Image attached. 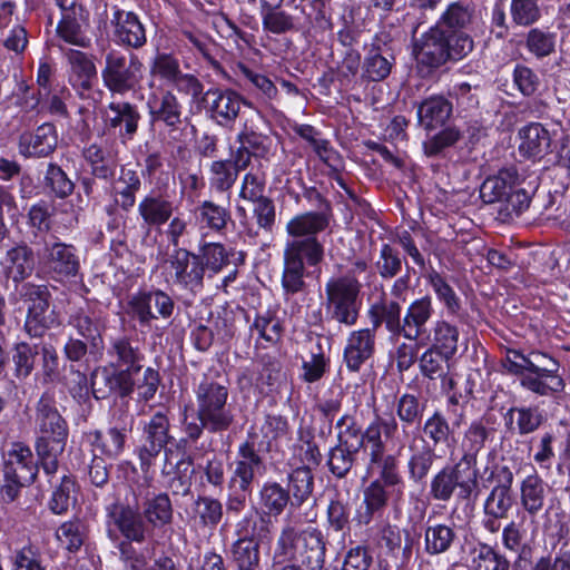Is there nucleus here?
<instances>
[{
	"instance_id": "nucleus-1",
	"label": "nucleus",
	"mask_w": 570,
	"mask_h": 570,
	"mask_svg": "<svg viewBox=\"0 0 570 570\" xmlns=\"http://www.w3.org/2000/svg\"><path fill=\"white\" fill-rule=\"evenodd\" d=\"M228 382L218 373L205 374L195 387L196 417L181 422L185 438L181 442L196 443L204 431L210 433H224L236 421L232 404L228 403Z\"/></svg>"
},
{
	"instance_id": "nucleus-2",
	"label": "nucleus",
	"mask_w": 570,
	"mask_h": 570,
	"mask_svg": "<svg viewBox=\"0 0 570 570\" xmlns=\"http://www.w3.org/2000/svg\"><path fill=\"white\" fill-rule=\"evenodd\" d=\"M35 449L43 471L55 474L58 458L65 452L69 426L56 406L52 395H41L35 409Z\"/></svg>"
},
{
	"instance_id": "nucleus-3",
	"label": "nucleus",
	"mask_w": 570,
	"mask_h": 570,
	"mask_svg": "<svg viewBox=\"0 0 570 570\" xmlns=\"http://www.w3.org/2000/svg\"><path fill=\"white\" fill-rule=\"evenodd\" d=\"M274 521L267 514L254 509L235 525L237 539L230 546V559L236 570H263L261 544L273 538Z\"/></svg>"
},
{
	"instance_id": "nucleus-4",
	"label": "nucleus",
	"mask_w": 570,
	"mask_h": 570,
	"mask_svg": "<svg viewBox=\"0 0 570 570\" xmlns=\"http://www.w3.org/2000/svg\"><path fill=\"white\" fill-rule=\"evenodd\" d=\"M250 435L238 446L237 458L229 479L230 493L226 499V510L233 514H239L246 507L247 493L256 475H262L266 465L258 452L264 449L263 443Z\"/></svg>"
},
{
	"instance_id": "nucleus-5",
	"label": "nucleus",
	"mask_w": 570,
	"mask_h": 570,
	"mask_svg": "<svg viewBox=\"0 0 570 570\" xmlns=\"http://www.w3.org/2000/svg\"><path fill=\"white\" fill-rule=\"evenodd\" d=\"M361 288V283L352 274L333 277L326 283V311L333 321L346 326L357 322Z\"/></svg>"
},
{
	"instance_id": "nucleus-6",
	"label": "nucleus",
	"mask_w": 570,
	"mask_h": 570,
	"mask_svg": "<svg viewBox=\"0 0 570 570\" xmlns=\"http://www.w3.org/2000/svg\"><path fill=\"white\" fill-rule=\"evenodd\" d=\"M101 78L111 94L124 96L134 92L144 78V63L135 53L125 55L119 50H110L105 57Z\"/></svg>"
},
{
	"instance_id": "nucleus-7",
	"label": "nucleus",
	"mask_w": 570,
	"mask_h": 570,
	"mask_svg": "<svg viewBox=\"0 0 570 570\" xmlns=\"http://www.w3.org/2000/svg\"><path fill=\"white\" fill-rule=\"evenodd\" d=\"M160 267L168 285L193 295L203 291L205 266L199 255L188 249L173 250Z\"/></svg>"
},
{
	"instance_id": "nucleus-8",
	"label": "nucleus",
	"mask_w": 570,
	"mask_h": 570,
	"mask_svg": "<svg viewBox=\"0 0 570 570\" xmlns=\"http://www.w3.org/2000/svg\"><path fill=\"white\" fill-rule=\"evenodd\" d=\"M479 471H472L459 461L446 464L430 481L429 495L439 502H449L456 493L461 500H469L478 489Z\"/></svg>"
},
{
	"instance_id": "nucleus-9",
	"label": "nucleus",
	"mask_w": 570,
	"mask_h": 570,
	"mask_svg": "<svg viewBox=\"0 0 570 570\" xmlns=\"http://www.w3.org/2000/svg\"><path fill=\"white\" fill-rule=\"evenodd\" d=\"M20 297L28 303L23 330L33 338L59 324L58 314L51 308V293L46 285L26 283L19 291Z\"/></svg>"
},
{
	"instance_id": "nucleus-10",
	"label": "nucleus",
	"mask_w": 570,
	"mask_h": 570,
	"mask_svg": "<svg viewBox=\"0 0 570 570\" xmlns=\"http://www.w3.org/2000/svg\"><path fill=\"white\" fill-rule=\"evenodd\" d=\"M483 481L492 485L483 503V513L509 518L515 504L512 469L507 464H493L484 470Z\"/></svg>"
},
{
	"instance_id": "nucleus-11",
	"label": "nucleus",
	"mask_w": 570,
	"mask_h": 570,
	"mask_svg": "<svg viewBox=\"0 0 570 570\" xmlns=\"http://www.w3.org/2000/svg\"><path fill=\"white\" fill-rule=\"evenodd\" d=\"M529 373L523 374L521 385L529 391L549 395L564 387L563 380L558 374L559 364L544 353L532 351L528 360Z\"/></svg>"
},
{
	"instance_id": "nucleus-12",
	"label": "nucleus",
	"mask_w": 570,
	"mask_h": 570,
	"mask_svg": "<svg viewBox=\"0 0 570 570\" xmlns=\"http://www.w3.org/2000/svg\"><path fill=\"white\" fill-rule=\"evenodd\" d=\"M168 414V410H158L142 425V445L139 449L142 470H148L161 450L174 440L169 433Z\"/></svg>"
},
{
	"instance_id": "nucleus-13",
	"label": "nucleus",
	"mask_w": 570,
	"mask_h": 570,
	"mask_svg": "<svg viewBox=\"0 0 570 570\" xmlns=\"http://www.w3.org/2000/svg\"><path fill=\"white\" fill-rule=\"evenodd\" d=\"M38 257L42 269L57 281L76 276L80 268L76 248L59 240L45 242Z\"/></svg>"
},
{
	"instance_id": "nucleus-14",
	"label": "nucleus",
	"mask_w": 570,
	"mask_h": 570,
	"mask_svg": "<svg viewBox=\"0 0 570 570\" xmlns=\"http://www.w3.org/2000/svg\"><path fill=\"white\" fill-rule=\"evenodd\" d=\"M445 45V32L439 27H431L416 41L414 55L417 70L422 77L431 76L449 60Z\"/></svg>"
},
{
	"instance_id": "nucleus-15",
	"label": "nucleus",
	"mask_w": 570,
	"mask_h": 570,
	"mask_svg": "<svg viewBox=\"0 0 570 570\" xmlns=\"http://www.w3.org/2000/svg\"><path fill=\"white\" fill-rule=\"evenodd\" d=\"M203 101L212 120L222 127H230L239 116L242 105L252 107L240 94L230 88H209L205 91Z\"/></svg>"
},
{
	"instance_id": "nucleus-16",
	"label": "nucleus",
	"mask_w": 570,
	"mask_h": 570,
	"mask_svg": "<svg viewBox=\"0 0 570 570\" xmlns=\"http://www.w3.org/2000/svg\"><path fill=\"white\" fill-rule=\"evenodd\" d=\"M129 305L141 325L151 321L171 317L175 309L174 299L161 289L140 291L131 296Z\"/></svg>"
},
{
	"instance_id": "nucleus-17",
	"label": "nucleus",
	"mask_w": 570,
	"mask_h": 570,
	"mask_svg": "<svg viewBox=\"0 0 570 570\" xmlns=\"http://www.w3.org/2000/svg\"><path fill=\"white\" fill-rule=\"evenodd\" d=\"M107 517L109 528L115 527L125 538L124 541L142 543L151 532L141 511L129 504H111Z\"/></svg>"
},
{
	"instance_id": "nucleus-18",
	"label": "nucleus",
	"mask_w": 570,
	"mask_h": 570,
	"mask_svg": "<svg viewBox=\"0 0 570 570\" xmlns=\"http://www.w3.org/2000/svg\"><path fill=\"white\" fill-rule=\"evenodd\" d=\"M1 275L6 283L11 282L17 291L36 269L33 249L26 243H19L9 248L0 261Z\"/></svg>"
},
{
	"instance_id": "nucleus-19",
	"label": "nucleus",
	"mask_w": 570,
	"mask_h": 570,
	"mask_svg": "<svg viewBox=\"0 0 570 570\" xmlns=\"http://www.w3.org/2000/svg\"><path fill=\"white\" fill-rule=\"evenodd\" d=\"M176 209L173 196L160 188L151 189L137 204L138 216L148 229L166 225Z\"/></svg>"
},
{
	"instance_id": "nucleus-20",
	"label": "nucleus",
	"mask_w": 570,
	"mask_h": 570,
	"mask_svg": "<svg viewBox=\"0 0 570 570\" xmlns=\"http://www.w3.org/2000/svg\"><path fill=\"white\" fill-rule=\"evenodd\" d=\"M109 22L112 39L117 45L131 49H140L146 45L145 27L132 11H126L114 6Z\"/></svg>"
},
{
	"instance_id": "nucleus-21",
	"label": "nucleus",
	"mask_w": 570,
	"mask_h": 570,
	"mask_svg": "<svg viewBox=\"0 0 570 570\" xmlns=\"http://www.w3.org/2000/svg\"><path fill=\"white\" fill-rule=\"evenodd\" d=\"M4 478H16L20 483H32L38 473L31 449L22 442H13L3 452Z\"/></svg>"
},
{
	"instance_id": "nucleus-22",
	"label": "nucleus",
	"mask_w": 570,
	"mask_h": 570,
	"mask_svg": "<svg viewBox=\"0 0 570 570\" xmlns=\"http://www.w3.org/2000/svg\"><path fill=\"white\" fill-rule=\"evenodd\" d=\"M135 380L128 371H118L107 366L96 368L91 374V390L97 400H105L117 392L121 397L134 392Z\"/></svg>"
},
{
	"instance_id": "nucleus-23",
	"label": "nucleus",
	"mask_w": 570,
	"mask_h": 570,
	"mask_svg": "<svg viewBox=\"0 0 570 570\" xmlns=\"http://www.w3.org/2000/svg\"><path fill=\"white\" fill-rule=\"evenodd\" d=\"M150 118L155 122H164L167 127L178 128L183 122V105L171 89L153 92L147 101Z\"/></svg>"
},
{
	"instance_id": "nucleus-24",
	"label": "nucleus",
	"mask_w": 570,
	"mask_h": 570,
	"mask_svg": "<svg viewBox=\"0 0 570 570\" xmlns=\"http://www.w3.org/2000/svg\"><path fill=\"white\" fill-rule=\"evenodd\" d=\"M375 352V332L362 328L350 333L343 352L344 363L350 372H358Z\"/></svg>"
},
{
	"instance_id": "nucleus-25",
	"label": "nucleus",
	"mask_w": 570,
	"mask_h": 570,
	"mask_svg": "<svg viewBox=\"0 0 570 570\" xmlns=\"http://www.w3.org/2000/svg\"><path fill=\"white\" fill-rule=\"evenodd\" d=\"M433 315L434 306L430 296L412 301L404 311L403 337L409 341L423 340Z\"/></svg>"
},
{
	"instance_id": "nucleus-26",
	"label": "nucleus",
	"mask_w": 570,
	"mask_h": 570,
	"mask_svg": "<svg viewBox=\"0 0 570 570\" xmlns=\"http://www.w3.org/2000/svg\"><path fill=\"white\" fill-rule=\"evenodd\" d=\"M394 63L395 57L391 49L380 41H374L366 48L361 78L368 82L383 81L390 76Z\"/></svg>"
},
{
	"instance_id": "nucleus-27",
	"label": "nucleus",
	"mask_w": 570,
	"mask_h": 570,
	"mask_svg": "<svg viewBox=\"0 0 570 570\" xmlns=\"http://www.w3.org/2000/svg\"><path fill=\"white\" fill-rule=\"evenodd\" d=\"M402 495V489H393L381 484V481H372L363 491L365 510L357 513V522L368 524L374 515L382 514L390 500H400Z\"/></svg>"
},
{
	"instance_id": "nucleus-28",
	"label": "nucleus",
	"mask_w": 570,
	"mask_h": 570,
	"mask_svg": "<svg viewBox=\"0 0 570 570\" xmlns=\"http://www.w3.org/2000/svg\"><path fill=\"white\" fill-rule=\"evenodd\" d=\"M106 124L111 129H118L122 141L131 140L138 130L141 119L138 107L129 101L110 102Z\"/></svg>"
},
{
	"instance_id": "nucleus-29",
	"label": "nucleus",
	"mask_w": 570,
	"mask_h": 570,
	"mask_svg": "<svg viewBox=\"0 0 570 570\" xmlns=\"http://www.w3.org/2000/svg\"><path fill=\"white\" fill-rule=\"evenodd\" d=\"M368 314L374 332L384 325L391 336L403 337L404 313L400 302L384 297L370 307Z\"/></svg>"
},
{
	"instance_id": "nucleus-30",
	"label": "nucleus",
	"mask_w": 570,
	"mask_h": 570,
	"mask_svg": "<svg viewBox=\"0 0 570 570\" xmlns=\"http://www.w3.org/2000/svg\"><path fill=\"white\" fill-rule=\"evenodd\" d=\"M284 258L304 268H315L324 259V245L317 237L292 239L286 243Z\"/></svg>"
},
{
	"instance_id": "nucleus-31",
	"label": "nucleus",
	"mask_w": 570,
	"mask_h": 570,
	"mask_svg": "<svg viewBox=\"0 0 570 570\" xmlns=\"http://www.w3.org/2000/svg\"><path fill=\"white\" fill-rule=\"evenodd\" d=\"M299 541L296 561H301L309 570L323 568L326 543L322 531L317 528H305L301 532Z\"/></svg>"
},
{
	"instance_id": "nucleus-32",
	"label": "nucleus",
	"mask_w": 570,
	"mask_h": 570,
	"mask_svg": "<svg viewBox=\"0 0 570 570\" xmlns=\"http://www.w3.org/2000/svg\"><path fill=\"white\" fill-rule=\"evenodd\" d=\"M519 153L527 158L542 159L551 151V135L539 122H531L519 130Z\"/></svg>"
},
{
	"instance_id": "nucleus-33",
	"label": "nucleus",
	"mask_w": 570,
	"mask_h": 570,
	"mask_svg": "<svg viewBox=\"0 0 570 570\" xmlns=\"http://www.w3.org/2000/svg\"><path fill=\"white\" fill-rule=\"evenodd\" d=\"M86 26L87 17L83 14L82 7L79 6L78 10L63 11L56 27V35L68 45L88 48L90 46V38L86 33Z\"/></svg>"
},
{
	"instance_id": "nucleus-34",
	"label": "nucleus",
	"mask_w": 570,
	"mask_h": 570,
	"mask_svg": "<svg viewBox=\"0 0 570 570\" xmlns=\"http://www.w3.org/2000/svg\"><path fill=\"white\" fill-rule=\"evenodd\" d=\"M58 138L51 124H42L33 134H23L19 138L20 153L28 157H47L57 147Z\"/></svg>"
},
{
	"instance_id": "nucleus-35",
	"label": "nucleus",
	"mask_w": 570,
	"mask_h": 570,
	"mask_svg": "<svg viewBox=\"0 0 570 570\" xmlns=\"http://www.w3.org/2000/svg\"><path fill=\"white\" fill-rule=\"evenodd\" d=\"M548 493L547 483L537 473L521 481L520 504L531 519L537 518L544 510Z\"/></svg>"
},
{
	"instance_id": "nucleus-36",
	"label": "nucleus",
	"mask_w": 570,
	"mask_h": 570,
	"mask_svg": "<svg viewBox=\"0 0 570 570\" xmlns=\"http://www.w3.org/2000/svg\"><path fill=\"white\" fill-rule=\"evenodd\" d=\"M110 357V366L118 371H128L129 377L140 372L142 366L139 364L142 355L138 346L127 337H118L110 343L107 351Z\"/></svg>"
},
{
	"instance_id": "nucleus-37",
	"label": "nucleus",
	"mask_w": 570,
	"mask_h": 570,
	"mask_svg": "<svg viewBox=\"0 0 570 570\" xmlns=\"http://www.w3.org/2000/svg\"><path fill=\"white\" fill-rule=\"evenodd\" d=\"M492 432L493 429H488L481 421L472 422L463 434L459 462L472 471H479L478 455Z\"/></svg>"
},
{
	"instance_id": "nucleus-38",
	"label": "nucleus",
	"mask_w": 570,
	"mask_h": 570,
	"mask_svg": "<svg viewBox=\"0 0 570 570\" xmlns=\"http://www.w3.org/2000/svg\"><path fill=\"white\" fill-rule=\"evenodd\" d=\"M519 185V174L514 167L501 169L498 175L487 178L480 188V196L487 204L501 203L510 189Z\"/></svg>"
},
{
	"instance_id": "nucleus-39",
	"label": "nucleus",
	"mask_w": 570,
	"mask_h": 570,
	"mask_svg": "<svg viewBox=\"0 0 570 570\" xmlns=\"http://www.w3.org/2000/svg\"><path fill=\"white\" fill-rule=\"evenodd\" d=\"M459 540L454 523H432L424 530V551L429 556L448 553Z\"/></svg>"
},
{
	"instance_id": "nucleus-40",
	"label": "nucleus",
	"mask_w": 570,
	"mask_h": 570,
	"mask_svg": "<svg viewBox=\"0 0 570 570\" xmlns=\"http://www.w3.org/2000/svg\"><path fill=\"white\" fill-rule=\"evenodd\" d=\"M139 174L130 168L121 167L119 177L114 183L112 194L115 204L124 212H129L136 205V195L141 189Z\"/></svg>"
},
{
	"instance_id": "nucleus-41",
	"label": "nucleus",
	"mask_w": 570,
	"mask_h": 570,
	"mask_svg": "<svg viewBox=\"0 0 570 570\" xmlns=\"http://www.w3.org/2000/svg\"><path fill=\"white\" fill-rule=\"evenodd\" d=\"M330 214L326 212H307L294 216L286 224L287 234L293 239L317 237L330 224Z\"/></svg>"
},
{
	"instance_id": "nucleus-42",
	"label": "nucleus",
	"mask_w": 570,
	"mask_h": 570,
	"mask_svg": "<svg viewBox=\"0 0 570 570\" xmlns=\"http://www.w3.org/2000/svg\"><path fill=\"white\" fill-rule=\"evenodd\" d=\"M453 111L452 102L443 96H432L417 105L419 124L428 130L446 122Z\"/></svg>"
},
{
	"instance_id": "nucleus-43",
	"label": "nucleus",
	"mask_w": 570,
	"mask_h": 570,
	"mask_svg": "<svg viewBox=\"0 0 570 570\" xmlns=\"http://www.w3.org/2000/svg\"><path fill=\"white\" fill-rule=\"evenodd\" d=\"M416 441L417 438L414 435L409 444L411 456L407 461V473L410 480L419 483L428 476L435 460L441 459L442 454L429 444H424L419 449Z\"/></svg>"
},
{
	"instance_id": "nucleus-44",
	"label": "nucleus",
	"mask_w": 570,
	"mask_h": 570,
	"mask_svg": "<svg viewBox=\"0 0 570 570\" xmlns=\"http://www.w3.org/2000/svg\"><path fill=\"white\" fill-rule=\"evenodd\" d=\"M196 223L200 228H207L214 233H223L232 220L230 210L213 200H203L194 208Z\"/></svg>"
},
{
	"instance_id": "nucleus-45",
	"label": "nucleus",
	"mask_w": 570,
	"mask_h": 570,
	"mask_svg": "<svg viewBox=\"0 0 570 570\" xmlns=\"http://www.w3.org/2000/svg\"><path fill=\"white\" fill-rule=\"evenodd\" d=\"M141 513L150 531L170 524L174 509L168 494L158 493L146 498L141 505Z\"/></svg>"
},
{
	"instance_id": "nucleus-46",
	"label": "nucleus",
	"mask_w": 570,
	"mask_h": 570,
	"mask_svg": "<svg viewBox=\"0 0 570 570\" xmlns=\"http://www.w3.org/2000/svg\"><path fill=\"white\" fill-rule=\"evenodd\" d=\"M289 502V492L275 481L265 482L258 491V511L271 518L281 515Z\"/></svg>"
},
{
	"instance_id": "nucleus-47",
	"label": "nucleus",
	"mask_w": 570,
	"mask_h": 570,
	"mask_svg": "<svg viewBox=\"0 0 570 570\" xmlns=\"http://www.w3.org/2000/svg\"><path fill=\"white\" fill-rule=\"evenodd\" d=\"M236 76L242 88L256 91L263 99L273 100L277 97L278 90L266 75L239 63Z\"/></svg>"
},
{
	"instance_id": "nucleus-48",
	"label": "nucleus",
	"mask_w": 570,
	"mask_h": 570,
	"mask_svg": "<svg viewBox=\"0 0 570 570\" xmlns=\"http://www.w3.org/2000/svg\"><path fill=\"white\" fill-rule=\"evenodd\" d=\"M422 431L426 440L421 439V441L434 448L435 451L440 452L441 446L444 445L453 448L451 444L453 438L450 424L440 411H435L425 420Z\"/></svg>"
},
{
	"instance_id": "nucleus-49",
	"label": "nucleus",
	"mask_w": 570,
	"mask_h": 570,
	"mask_svg": "<svg viewBox=\"0 0 570 570\" xmlns=\"http://www.w3.org/2000/svg\"><path fill=\"white\" fill-rule=\"evenodd\" d=\"M474 7L466 1L451 2L440 16L435 27L452 32L465 29L473 20Z\"/></svg>"
},
{
	"instance_id": "nucleus-50",
	"label": "nucleus",
	"mask_w": 570,
	"mask_h": 570,
	"mask_svg": "<svg viewBox=\"0 0 570 570\" xmlns=\"http://www.w3.org/2000/svg\"><path fill=\"white\" fill-rule=\"evenodd\" d=\"M470 570H510L511 562L492 546L479 543L471 551Z\"/></svg>"
},
{
	"instance_id": "nucleus-51",
	"label": "nucleus",
	"mask_w": 570,
	"mask_h": 570,
	"mask_svg": "<svg viewBox=\"0 0 570 570\" xmlns=\"http://www.w3.org/2000/svg\"><path fill=\"white\" fill-rule=\"evenodd\" d=\"M426 403L420 396L404 393L395 402L396 415L402 424L403 433L409 438L406 428L419 425L422 421Z\"/></svg>"
},
{
	"instance_id": "nucleus-52",
	"label": "nucleus",
	"mask_w": 570,
	"mask_h": 570,
	"mask_svg": "<svg viewBox=\"0 0 570 570\" xmlns=\"http://www.w3.org/2000/svg\"><path fill=\"white\" fill-rule=\"evenodd\" d=\"M262 120L259 111L255 110L250 117L246 118L242 129L237 135V141L240 146L253 151L255 156H264L268 153V138L259 134L257 122Z\"/></svg>"
},
{
	"instance_id": "nucleus-53",
	"label": "nucleus",
	"mask_w": 570,
	"mask_h": 570,
	"mask_svg": "<svg viewBox=\"0 0 570 570\" xmlns=\"http://www.w3.org/2000/svg\"><path fill=\"white\" fill-rule=\"evenodd\" d=\"M314 475L308 466H299L288 474V489L292 505L301 507L313 493Z\"/></svg>"
},
{
	"instance_id": "nucleus-54",
	"label": "nucleus",
	"mask_w": 570,
	"mask_h": 570,
	"mask_svg": "<svg viewBox=\"0 0 570 570\" xmlns=\"http://www.w3.org/2000/svg\"><path fill=\"white\" fill-rule=\"evenodd\" d=\"M424 338L431 341L430 347L440 350L445 354L454 356L458 352L459 330L445 320H438L432 331L428 332Z\"/></svg>"
},
{
	"instance_id": "nucleus-55",
	"label": "nucleus",
	"mask_w": 570,
	"mask_h": 570,
	"mask_svg": "<svg viewBox=\"0 0 570 570\" xmlns=\"http://www.w3.org/2000/svg\"><path fill=\"white\" fill-rule=\"evenodd\" d=\"M505 424L509 430L514 431L517 424L518 433L525 435L534 432L542 423L543 416L537 407H512L505 416Z\"/></svg>"
},
{
	"instance_id": "nucleus-56",
	"label": "nucleus",
	"mask_w": 570,
	"mask_h": 570,
	"mask_svg": "<svg viewBox=\"0 0 570 570\" xmlns=\"http://www.w3.org/2000/svg\"><path fill=\"white\" fill-rule=\"evenodd\" d=\"M43 187L49 195L65 199L73 193L75 184L58 164L48 163L43 174Z\"/></svg>"
},
{
	"instance_id": "nucleus-57",
	"label": "nucleus",
	"mask_w": 570,
	"mask_h": 570,
	"mask_svg": "<svg viewBox=\"0 0 570 570\" xmlns=\"http://www.w3.org/2000/svg\"><path fill=\"white\" fill-rule=\"evenodd\" d=\"M301 532L302 530L292 524H286L282 528L273 556L275 562L296 561Z\"/></svg>"
},
{
	"instance_id": "nucleus-58",
	"label": "nucleus",
	"mask_w": 570,
	"mask_h": 570,
	"mask_svg": "<svg viewBox=\"0 0 570 570\" xmlns=\"http://www.w3.org/2000/svg\"><path fill=\"white\" fill-rule=\"evenodd\" d=\"M82 156L95 177L108 180L115 175L116 161L97 144L86 147Z\"/></svg>"
},
{
	"instance_id": "nucleus-59",
	"label": "nucleus",
	"mask_w": 570,
	"mask_h": 570,
	"mask_svg": "<svg viewBox=\"0 0 570 570\" xmlns=\"http://www.w3.org/2000/svg\"><path fill=\"white\" fill-rule=\"evenodd\" d=\"M194 514L198 525L215 529L223 519V503L213 497H198L194 503Z\"/></svg>"
},
{
	"instance_id": "nucleus-60",
	"label": "nucleus",
	"mask_w": 570,
	"mask_h": 570,
	"mask_svg": "<svg viewBox=\"0 0 570 570\" xmlns=\"http://www.w3.org/2000/svg\"><path fill=\"white\" fill-rule=\"evenodd\" d=\"M66 57L71 68V72L77 77L82 89L91 88V81L97 77V68L92 59L85 52L69 49Z\"/></svg>"
},
{
	"instance_id": "nucleus-61",
	"label": "nucleus",
	"mask_w": 570,
	"mask_h": 570,
	"mask_svg": "<svg viewBox=\"0 0 570 570\" xmlns=\"http://www.w3.org/2000/svg\"><path fill=\"white\" fill-rule=\"evenodd\" d=\"M350 498L347 494L336 492L328 502L326 510V521L328 528L341 532L348 528L350 524Z\"/></svg>"
},
{
	"instance_id": "nucleus-62",
	"label": "nucleus",
	"mask_w": 570,
	"mask_h": 570,
	"mask_svg": "<svg viewBox=\"0 0 570 570\" xmlns=\"http://www.w3.org/2000/svg\"><path fill=\"white\" fill-rule=\"evenodd\" d=\"M129 432L111 426L105 433L96 431L92 440L94 446L109 458H117L125 448Z\"/></svg>"
},
{
	"instance_id": "nucleus-63",
	"label": "nucleus",
	"mask_w": 570,
	"mask_h": 570,
	"mask_svg": "<svg viewBox=\"0 0 570 570\" xmlns=\"http://www.w3.org/2000/svg\"><path fill=\"white\" fill-rule=\"evenodd\" d=\"M357 451L354 444H347L346 441L332 448L327 460L330 471L340 479L346 476L354 464Z\"/></svg>"
},
{
	"instance_id": "nucleus-64",
	"label": "nucleus",
	"mask_w": 570,
	"mask_h": 570,
	"mask_svg": "<svg viewBox=\"0 0 570 570\" xmlns=\"http://www.w3.org/2000/svg\"><path fill=\"white\" fill-rule=\"evenodd\" d=\"M68 322L92 346H97L101 341L100 324L89 312L80 308L70 315Z\"/></svg>"
}]
</instances>
